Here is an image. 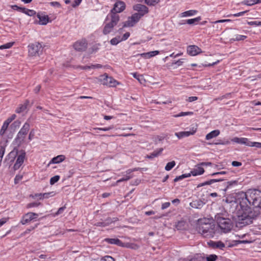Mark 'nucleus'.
Returning <instances> with one entry per match:
<instances>
[{"mask_svg":"<svg viewBox=\"0 0 261 261\" xmlns=\"http://www.w3.org/2000/svg\"><path fill=\"white\" fill-rule=\"evenodd\" d=\"M239 200L240 208L237 212V216L233 218L237 226L242 227L251 224L258 216L259 212L252 209L248 204L259 206L261 204V192L257 190H249L246 193H240Z\"/></svg>","mask_w":261,"mask_h":261,"instance_id":"obj_1","label":"nucleus"},{"mask_svg":"<svg viewBox=\"0 0 261 261\" xmlns=\"http://www.w3.org/2000/svg\"><path fill=\"white\" fill-rule=\"evenodd\" d=\"M228 216H229L228 214L225 212L224 213L217 214L215 217L218 226L224 232H228L230 231L232 228L233 221L236 223V226L238 227L236 222L233 218V217L237 216V215L232 216V220L230 218L227 217Z\"/></svg>","mask_w":261,"mask_h":261,"instance_id":"obj_2","label":"nucleus"},{"mask_svg":"<svg viewBox=\"0 0 261 261\" xmlns=\"http://www.w3.org/2000/svg\"><path fill=\"white\" fill-rule=\"evenodd\" d=\"M198 231L205 238H213L215 233V225L211 220L207 219L200 220Z\"/></svg>","mask_w":261,"mask_h":261,"instance_id":"obj_3","label":"nucleus"},{"mask_svg":"<svg viewBox=\"0 0 261 261\" xmlns=\"http://www.w3.org/2000/svg\"><path fill=\"white\" fill-rule=\"evenodd\" d=\"M30 125L27 122H25L21 129L19 131L15 139L16 143L20 145L24 142L25 137L30 129Z\"/></svg>","mask_w":261,"mask_h":261,"instance_id":"obj_4","label":"nucleus"},{"mask_svg":"<svg viewBox=\"0 0 261 261\" xmlns=\"http://www.w3.org/2000/svg\"><path fill=\"white\" fill-rule=\"evenodd\" d=\"M99 81L103 85L109 87H115L119 83L112 77L109 76L107 73L100 76Z\"/></svg>","mask_w":261,"mask_h":261,"instance_id":"obj_5","label":"nucleus"},{"mask_svg":"<svg viewBox=\"0 0 261 261\" xmlns=\"http://www.w3.org/2000/svg\"><path fill=\"white\" fill-rule=\"evenodd\" d=\"M28 52L30 56H39L42 53V45L39 42H35L28 46Z\"/></svg>","mask_w":261,"mask_h":261,"instance_id":"obj_6","label":"nucleus"},{"mask_svg":"<svg viewBox=\"0 0 261 261\" xmlns=\"http://www.w3.org/2000/svg\"><path fill=\"white\" fill-rule=\"evenodd\" d=\"M141 18L138 13H135L131 17H128V20L124 22L123 27H130L134 26Z\"/></svg>","mask_w":261,"mask_h":261,"instance_id":"obj_7","label":"nucleus"},{"mask_svg":"<svg viewBox=\"0 0 261 261\" xmlns=\"http://www.w3.org/2000/svg\"><path fill=\"white\" fill-rule=\"evenodd\" d=\"M73 47L77 51H84L88 47V43L85 39L78 40L73 44Z\"/></svg>","mask_w":261,"mask_h":261,"instance_id":"obj_8","label":"nucleus"},{"mask_svg":"<svg viewBox=\"0 0 261 261\" xmlns=\"http://www.w3.org/2000/svg\"><path fill=\"white\" fill-rule=\"evenodd\" d=\"M133 9L135 11H138L139 16L142 17L148 13V8L145 5L142 4H136L134 6Z\"/></svg>","mask_w":261,"mask_h":261,"instance_id":"obj_9","label":"nucleus"},{"mask_svg":"<svg viewBox=\"0 0 261 261\" xmlns=\"http://www.w3.org/2000/svg\"><path fill=\"white\" fill-rule=\"evenodd\" d=\"M38 216V214L32 212L28 213L23 216L20 222L22 224L24 225L33 219L37 218Z\"/></svg>","mask_w":261,"mask_h":261,"instance_id":"obj_10","label":"nucleus"},{"mask_svg":"<svg viewBox=\"0 0 261 261\" xmlns=\"http://www.w3.org/2000/svg\"><path fill=\"white\" fill-rule=\"evenodd\" d=\"M25 152L24 150H21L17 156V159L13 168L15 170L18 169L24 162Z\"/></svg>","mask_w":261,"mask_h":261,"instance_id":"obj_11","label":"nucleus"},{"mask_svg":"<svg viewBox=\"0 0 261 261\" xmlns=\"http://www.w3.org/2000/svg\"><path fill=\"white\" fill-rule=\"evenodd\" d=\"M207 244L210 247L213 249H219L223 250L225 248H226L224 243H223L222 242L220 241H210L209 242H207Z\"/></svg>","mask_w":261,"mask_h":261,"instance_id":"obj_12","label":"nucleus"},{"mask_svg":"<svg viewBox=\"0 0 261 261\" xmlns=\"http://www.w3.org/2000/svg\"><path fill=\"white\" fill-rule=\"evenodd\" d=\"M187 51L189 55L192 56H195L202 53L201 49L195 45L188 46L187 48Z\"/></svg>","mask_w":261,"mask_h":261,"instance_id":"obj_13","label":"nucleus"},{"mask_svg":"<svg viewBox=\"0 0 261 261\" xmlns=\"http://www.w3.org/2000/svg\"><path fill=\"white\" fill-rule=\"evenodd\" d=\"M125 8V4L123 2L118 1L114 4L113 9L111 10V12H115L116 13L122 12Z\"/></svg>","mask_w":261,"mask_h":261,"instance_id":"obj_14","label":"nucleus"},{"mask_svg":"<svg viewBox=\"0 0 261 261\" xmlns=\"http://www.w3.org/2000/svg\"><path fill=\"white\" fill-rule=\"evenodd\" d=\"M196 132V130L193 131L180 132L175 133V135L179 139H182L185 137H189L190 135H194Z\"/></svg>","mask_w":261,"mask_h":261,"instance_id":"obj_15","label":"nucleus"},{"mask_svg":"<svg viewBox=\"0 0 261 261\" xmlns=\"http://www.w3.org/2000/svg\"><path fill=\"white\" fill-rule=\"evenodd\" d=\"M66 158L64 155H59L56 157L53 158L50 162L49 163L48 166H49L51 164H59L64 161L65 160Z\"/></svg>","mask_w":261,"mask_h":261,"instance_id":"obj_16","label":"nucleus"},{"mask_svg":"<svg viewBox=\"0 0 261 261\" xmlns=\"http://www.w3.org/2000/svg\"><path fill=\"white\" fill-rule=\"evenodd\" d=\"M160 52L158 50L151 51L148 53H142L140 54H138V55L140 56L141 57L146 58L149 59L155 56L156 55L159 54Z\"/></svg>","mask_w":261,"mask_h":261,"instance_id":"obj_17","label":"nucleus"},{"mask_svg":"<svg viewBox=\"0 0 261 261\" xmlns=\"http://www.w3.org/2000/svg\"><path fill=\"white\" fill-rule=\"evenodd\" d=\"M223 201H225V202L227 203L231 204V206L236 208L237 206H238V204L239 203V194H238L237 198L236 199H233L232 198H229L227 197L225 200H223Z\"/></svg>","mask_w":261,"mask_h":261,"instance_id":"obj_18","label":"nucleus"},{"mask_svg":"<svg viewBox=\"0 0 261 261\" xmlns=\"http://www.w3.org/2000/svg\"><path fill=\"white\" fill-rule=\"evenodd\" d=\"M37 17L39 19V24L41 25H46L49 21V17L47 15H42L39 13L37 14Z\"/></svg>","mask_w":261,"mask_h":261,"instance_id":"obj_19","label":"nucleus"},{"mask_svg":"<svg viewBox=\"0 0 261 261\" xmlns=\"http://www.w3.org/2000/svg\"><path fill=\"white\" fill-rule=\"evenodd\" d=\"M231 141L238 144H244L248 146L249 139L246 138L234 137L231 139Z\"/></svg>","mask_w":261,"mask_h":261,"instance_id":"obj_20","label":"nucleus"},{"mask_svg":"<svg viewBox=\"0 0 261 261\" xmlns=\"http://www.w3.org/2000/svg\"><path fill=\"white\" fill-rule=\"evenodd\" d=\"M110 16L111 17L110 22L116 25L119 21V16L116 13L111 12Z\"/></svg>","mask_w":261,"mask_h":261,"instance_id":"obj_21","label":"nucleus"},{"mask_svg":"<svg viewBox=\"0 0 261 261\" xmlns=\"http://www.w3.org/2000/svg\"><path fill=\"white\" fill-rule=\"evenodd\" d=\"M220 133V130L218 129L213 130L206 135L205 139L207 140H211L213 138L217 137L218 135H219Z\"/></svg>","mask_w":261,"mask_h":261,"instance_id":"obj_22","label":"nucleus"},{"mask_svg":"<svg viewBox=\"0 0 261 261\" xmlns=\"http://www.w3.org/2000/svg\"><path fill=\"white\" fill-rule=\"evenodd\" d=\"M105 241L108 243L112 244H116L119 246H123V243L118 239H109L107 238L105 239Z\"/></svg>","mask_w":261,"mask_h":261,"instance_id":"obj_23","label":"nucleus"},{"mask_svg":"<svg viewBox=\"0 0 261 261\" xmlns=\"http://www.w3.org/2000/svg\"><path fill=\"white\" fill-rule=\"evenodd\" d=\"M115 26V25L114 24H113L110 22L107 23L103 28V33L105 35L108 34L112 31V30H113V28Z\"/></svg>","mask_w":261,"mask_h":261,"instance_id":"obj_24","label":"nucleus"},{"mask_svg":"<svg viewBox=\"0 0 261 261\" xmlns=\"http://www.w3.org/2000/svg\"><path fill=\"white\" fill-rule=\"evenodd\" d=\"M238 181L237 180H232L228 181L226 183V187L223 189L224 191H226L228 189H232L238 186Z\"/></svg>","mask_w":261,"mask_h":261,"instance_id":"obj_25","label":"nucleus"},{"mask_svg":"<svg viewBox=\"0 0 261 261\" xmlns=\"http://www.w3.org/2000/svg\"><path fill=\"white\" fill-rule=\"evenodd\" d=\"M223 180H224V179H223V178L211 179V180H210L208 181H206L204 182L203 183L199 184L197 186V188L201 187H202V186H205V185H211V184H213L214 182H218V181H223Z\"/></svg>","mask_w":261,"mask_h":261,"instance_id":"obj_26","label":"nucleus"},{"mask_svg":"<svg viewBox=\"0 0 261 261\" xmlns=\"http://www.w3.org/2000/svg\"><path fill=\"white\" fill-rule=\"evenodd\" d=\"M204 172V170L202 167H198L196 169H194L192 171H191V175H193V176H197L198 175H201Z\"/></svg>","mask_w":261,"mask_h":261,"instance_id":"obj_27","label":"nucleus"},{"mask_svg":"<svg viewBox=\"0 0 261 261\" xmlns=\"http://www.w3.org/2000/svg\"><path fill=\"white\" fill-rule=\"evenodd\" d=\"M163 150V148H161L158 150L154 151L152 153H151L150 155H147L146 158L149 159H152L155 157L159 155Z\"/></svg>","mask_w":261,"mask_h":261,"instance_id":"obj_28","label":"nucleus"},{"mask_svg":"<svg viewBox=\"0 0 261 261\" xmlns=\"http://www.w3.org/2000/svg\"><path fill=\"white\" fill-rule=\"evenodd\" d=\"M132 74L134 77L136 78L141 84H145L146 80L142 75H138L137 73H133Z\"/></svg>","mask_w":261,"mask_h":261,"instance_id":"obj_29","label":"nucleus"},{"mask_svg":"<svg viewBox=\"0 0 261 261\" xmlns=\"http://www.w3.org/2000/svg\"><path fill=\"white\" fill-rule=\"evenodd\" d=\"M197 13V10H191L182 12L181 14V17L191 16L195 15Z\"/></svg>","mask_w":261,"mask_h":261,"instance_id":"obj_30","label":"nucleus"},{"mask_svg":"<svg viewBox=\"0 0 261 261\" xmlns=\"http://www.w3.org/2000/svg\"><path fill=\"white\" fill-rule=\"evenodd\" d=\"M261 2V0H245L242 2V4L248 5L252 6L255 4L259 3Z\"/></svg>","mask_w":261,"mask_h":261,"instance_id":"obj_31","label":"nucleus"},{"mask_svg":"<svg viewBox=\"0 0 261 261\" xmlns=\"http://www.w3.org/2000/svg\"><path fill=\"white\" fill-rule=\"evenodd\" d=\"M94 261H115V259L111 256L107 255L100 258L94 259Z\"/></svg>","mask_w":261,"mask_h":261,"instance_id":"obj_32","label":"nucleus"},{"mask_svg":"<svg viewBox=\"0 0 261 261\" xmlns=\"http://www.w3.org/2000/svg\"><path fill=\"white\" fill-rule=\"evenodd\" d=\"M201 19V17L199 16L195 18L188 19L186 20V22H187V23H188L189 24H193L197 23Z\"/></svg>","mask_w":261,"mask_h":261,"instance_id":"obj_33","label":"nucleus"},{"mask_svg":"<svg viewBox=\"0 0 261 261\" xmlns=\"http://www.w3.org/2000/svg\"><path fill=\"white\" fill-rule=\"evenodd\" d=\"M28 102L27 101L23 105H21L16 110V112L17 113H20L23 112L27 108Z\"/></svg>","mask_w":261,"mask_h":261,"instance_id":"obj_34","label":"nucleus"},{"mask_svg":"<svg viewBox=\"0 0 261 261\" xmlns=\"http://www.w3.org/2000/svg\"><path fill=\"white\" fill-rule=\"evenodd\" d=\"M248 146L250 147H255L257 148H261V143L251 142L249 140L248 143Z\"/></svg>","mask_w":261,"mask_h":261,"instance_id":"obj_35","label":"nucleus"},{"mask_svg":"<svg viewBox=\"0 0 261 261\" xmlns=\"http://www.w3.org/2000/svg\"><path fill=\"white\" fill-rule=\"evenodd\" d=\"M22 12L28 15L29 16H32L36 14V12L33 10L27 9L23 8L22 9Z\"/></svg>","mask_w":261,"mask_h":261,"instance_id":"obj_36","label":"nucleus"},{"mask_svg":"<svg viewBox=\"0 0 261 261\" xmlns=\"http://www.w3.org/2000/svg\"><path fill=\"white\" fill-rule=\"evenodd\" d=\"M145 3L150 6H153L160 2V0H144Z\"/></svg>","mask_w":261,"mask_h":261,"instance_id":"obj_37","label":"nucleus"},{"mask_svg":"<svg viewBox=\"0 0 261 261\" xmlns=\"http://www.w3.org/2000/svg\"><path fill=\"white\" fill-rule=\"evenodd\" d=\"M175 165V161H173L172 162H169L167 164L166 166H165V169L166 171H169L172 168H173Z\"/></svg>","mask_w":261,"mask_h":261,"instance_id":"obj_38","label":"nucleus"},{"mask_svg":"<svg viewBox=\"0 0 261 261\" xmlns=\"http://www.w3.org/2000/svg\"><path fill=\"white\" fill-rule=\"evenodd\" d=\"M190 176H191V174L190 173L182 174L181 175H180L179 176H177L175 178H174V182H176V181H177L178 180H181V179H184V178L189 177Z\"/></svg>","mask_w":261,"mask_h":261,"instance_id":"obj_39","label":"nucleus"},{"mask_svg":"<svg viewBox=\"0 0 261 261\" xmlns=\"http://www.w3.org/2000/svg\"><path fill=\"white\" fill-rule=\"evenodd\" d=\"M8 126L9 124L5 121L0 130V135L3 136L5 133Z\"/></svg>","mask_w":261,"mask_h":261,"instance_id":"obj_40","label":"nucleus"},{"mask_svg":"<svg viewBox=\"0 0 261 261\" xmlns=\"http://www.w3.org/2000/svg\"><path fill=\"white\" fill-rule=\"evenodd\" d=\"M14 42H9L6 44L2 45L0 46V49H8L11 48L14 44Z\"/></svg>","mask_w":261,"mask_h":261,"instance_id":"obj_41","label":"nucleus"},{"mask_svg":"<svg viewBox=\"0 0 261 261\" xmlns=\"http://www.w3.org/2000/svg\"><path fill=\"white\" fill-rule=\"evenodd\" d=\"M21 124V122L19 120L15 121L11 125V127L14 130L16 129L17 128L20 127Z\"/></svg>","mask_w":261,"mask_h":261,"instance_id":"obj_42","label":"nucleus"},{"mask_svg":"<svg viewBox=\"0 0 261 261\" xmlns=\"http://www.w3.org/2000/svg\"><path fill=\"white\" fill-rule=\"evenodd\" d=\"M60 179V176L59 175H56L54 177H51L50 179V184L53 185L57 182Z\"/></svg>","mask_w":261,"mask_h":261,"instance_id":"obj_43","label":"nucleus"},{"mask_svg":"<svg viewBox=\"0 0 261 261\" xmlns=\"http://www.w3.org/2000/svg\"><path fill=\"white\" fill-rule=\"evenodd\" d=\"M193 114V112H181L179 114L175 115L174 116V117H178L181 116H185L186 115H191Z\"/></svg>","mask_w":261,"mask_h":261,"instance_id":"obj_44","label":"nucleus"},{"mask_svg":"<svg viewBox=\"0 0 261 261\" xmlns=\"http://www.w3.org/2000/svg\"><path fill=\"white\" fill-rule=\"evenodd\" d=\"M17 154H18L17 150H14L9 153L8 156L9 158H12V159L11 161H13L14 159L15 158V156H16V155Z\"/></svg>","mask_w":261,"mask_h":261,"instance_id":"obj_45","label":"nucleus"},{"mask_svg":"<svg viewBox=\"0 0 261 261\" xmlns=\"http://www.w3.org/2000/svg\"><path fill=\"white\" fill-rule=\"evenodd\" d=\"M217 256L215 254H212L206 257L207 261H215L217 258Z\"/></svg>","mask_w":261,"mask_h":261,"instance_id":"obj_46","label":"nucleus"},{"mask_svg":"<svg viewBox=\"0 0 261 261\" xmlns=\"http://www.w3.org/2000/svg\"><path fill=\"white\" fill-rule=\"evenodd\" d=\"M247 38V36L244 35H238L236 36V38L232 39L234 41H240L243 40Z\"/></svg>","mask_w":261,"mask_h":261,"instance_id":"obj_47","label":"nucleus"},{"mask_svg":"<svg viewBox=\"0 0 261 261\" xmlns=\"http://www.w3.org/2000/svg\"><path fill=\"white\" fill-rule=\"evenodd\" d=\"M229 141H223L221 140H218V141L216 143H215V144L216 145H228L229 144Z\"/></svg>","mask_w":261,"mask_h":261,"instance_id":"obj_48","label":"nucleus"},{"mask_svg":"<svg viewBox=\"0 0 261 261\" xmlns=\"http://www.w3.org/2000/svg\"><path fill=\"white\" fill-rule=\"evenodd\" d=\"M55 195L54 192H51L49 193H45L43 194V198H47L49 196H53Z\"/></svg>","mask_w":261,"mask_h":261,"instance_id":"obj_49","label":"nucleus"},{"mask_svg":"<svg viewBox=\"0 0 261 261\" xmlns=\"http://www.w3.org/2000/svg\"><path fill=\"white\" fill-rule=\"evenodd\" d=\"M16 115L13 114L10 118H8L7 120L5 121L6 122H7L9 124L15 119Z\"/></svg>","mask_w":261,"mask_h":261,"instance_id":"obj_50","label":"nucleus"},{"mask_svg":"<svg viewBox=\"0 0 261 261\" xmlns=\"http://www.w3.org/2000/svg\"><path fill=\"white\" fill-rule=\"evenodd\" d=\"M132 178V176L129 175H126L125 177L121 178L117 181V183H119L120 182L124 181H127L129 180L130 178Z\"/></svg>","mask_w":261,"mask_h":261,"instance_id":"obj_51","label":"nucleus"},{"mask_svg":"<svg viewBox=\"0 0 261 261\" xmlns=\"http://www.w3.org/2000/svg\"><path fill=\"white\" fill-rule=\"evenodd\" d=\"M112 128H113V127H112V126H110L109 127H105V128L96 127V128H93V129L100 130H103V131H107V130L111 129Z\"/></svg>","mask_w":261,"mask_h":261,"instance_id":"obj_52","label":"nucleus"},{"mask_svg":"<svg viewBox=\"0 0 261 261\" xmlns=\"http://www.w3.org/2000/svg\"><path fill=\"white\" fill-rule=\"evenodd\" d=\"M65 208H66L65 206L59 208L58 211L54 215V216H57V215L62 214L63 212V211L65 210Z\"/></svg>","mask_w":261,"mask_h":261,"instance_id":"obj_53","label":"nucleus"},{"mask_svg":"<svg viewBox=\"0 0 261 261\" xmlns=\"http://www.w3.org/2000/svg\"><path fill=\"white\" fill-rule=\"evenodd\" d=\"M113 219H115V218H113V219L111 218H107L104 222H105V224L106 226L108 225L109 224H111L113 222L115 221L116 220H114Z\"/></svg>","mask_w":261,"mask_h":261,"instance_id":"obj_54","label":"nucleus"},{"mask_svg":"<svg viewBox=\"0 0 261 261\" xmlns=\"http://www.w3.org/2000/svg\"><path fill=\"white\" fill-rule=\"evenodd\" d=\"M40 204V203H36V202L30 203L27 205V207L30 208L32 207H35V206L36 207V206H38V205H39Z\"/></svg>","mask_w":261,"mask_h":261,"instance_id":"obj_55","label":"nucleus"},{"mask_svg":"<svg viewBox=\"0 0 261 261\" xmlns=\"http://www.w3.org/2000/svg\"><path fill=\"white\" fill-rule=\"evenodd\" d=\"M119 41H120L117 38H114L111 39L110 42L112 45H117L119 42Z\"/></svg>","mask_w":261,"mask_h":261,"instance_id":"obj_56","label":"nucleus"},{"mask_svg":"<svg viewBox=\"0 0 261 261\" xmlns=\"http://www.w3.org/2000/svg\"><path fill=\"white\" fill-rule=\"evenodd\" d=\"M22 178V175H17L14 179L15 184H17Z\"/></svg>","mask_w":261,"mask_h":261,"instance_id":"obj_57","label":"nucleus"},{"mask_svg":"<svg viewBox=\"0 0 261 261\" xmlns=\"http://www.w3.org/2000/svg\"><path fill=\"white\" fill-rule=\"evenodd\" d=\"M170 205V203L169 202H167L164 203L162 205L161 208L162 210H164V209H166V208H168V207H169Z\"/></svg>","mask_w":261,"mask_h":261,"instance_id":"obj_58","label":"nucleus"},{"mask_svg":"<svg viewBox=\"0 0 261 261\" xmlns=\"http://www.w3.org/2000/svg\"><path fill=\"white\" fill-rule=\"evenodd\" d=\"M9 220V218H4L0 220V227L6 223Z\"/></svg>","mask_w":261,"mask_h":261,"instance_id":"obj_59","label":"nucleus"},{"mask_svg":"<svg viewBox=\"0 0 261 261\" xmlns=\"http://www.w3.org/2000/svg\"><path fill=\"white\" fill-rule=\"evenodd\" d=\"M50 5L54 7H60V4L59 2H53L50 3Z\"/></svg>","mask_w":261,"mask_h":261,"instance_id":"obj_60","label":"nucleus"},{"mask_svg":"<svg viewBox=\"0 0 261 261\" xmlns=\"http://www.w3.org/2000/svg\"><path fill=\"white\" fill-rule=\"evenodd\" d=\"M94 225L96 226H102L105 227L106 226V225L105 224V222H99L94 224Z\"/></svg>","mask_w":261,"mask_h":261,"instance_id":"obj_61","label":"nucleus"},{"mask_svg":"<svg viewBox=\"0 0 261 261\" xmlns=\"http://www.w3.org/2000/svg\"><path fill=\"white\" fill-rule=\"evenodd\" d=\"M242 163L237 161H233L232 162V165L234 167H238L241 166Z\"/></svg>","mask_w":261,"mask_h":261,"instance_id":"obj_62","label":"nucleus"},{"mask_svg":"<svg viewBox=\"0 0 261 261\" xmlns=\"http://www.w3.org/2000/svg\"><path fill=\"white\" fill-rule=\"evenodd\" d=\"M34 136V130L33 129L30 133V134H29V137H28L29 140L30 141L32 140V139H33Z\"/></svg>","mask_w":261,"mask_h":261,"instance_id":"obj_63","label":"nucleus"},{"mask_svg":"<svg viewBox=\"0 0 261 261\" xmlns=\"http://www.w3.org/2000/svg\"><path fill=\"white\" fill-rule=\"evenodd\" d=\"M82 0H75L74 3L72 4L73 7H76L81 2Z\"/></svg>","mask_w":261,"mask_h":261,"instance_id":"obj_64","label":"nucleus"}]
</instances>
